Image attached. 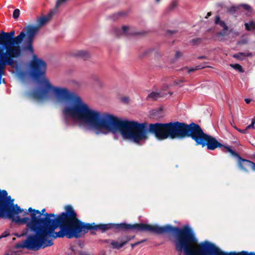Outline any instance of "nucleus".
<instances>
[{
  "label": "nucleus",
  "mask_w": 255,
  "mask_h": 255,
  "mask_svg": "<svg viewBox=\"0 0 255 255\" xmlns=\"http://www.w3.org/2000/svg\"><path fill=\"white\" fill-rule=\"evenodd\" d=\"M43 82L45 88L33 91L31 94L32 97L42 100L47 98L51 91L58 102H71V105L66 107L63 111L66 117L83 122L98 130L106 129L114 133L117 129H120L125 135L127 133L124 130L131 127L128 125L129 123L121 121L113 115L91 109L79 96L70 92L67 88L53 86L47 79H44Z\"/></svg>",
  "instance_id": "nucleus-2"
},
{
  "label": "nucleus",
  "mask_w": 255,
  "mask_h": 255,
  "mask_svg": "<svg viewBox=\"0 0 255 255\" xmlns=\"http://www.w3.org/2000/svg\"><path fill=\"white\" fill-rule=\"evenodd\" d=\"M45 209L41 211L38 210L28 208L30 213V218H20L16 215V224H29L43 228L53 231L58 228L60 231L55 233L54 239L66 237L68 239L80 238L88 232L89 230H100L104 233L114 229L117 231L128 230L143 232V223L134 224L122 223L120 224L108 223L96 225L95 223H85L77 218V214L71 205L65 207V212L55 215L54 213L45 212Z\"/></svg>",
  "instance_id": "nucleus-1"
},
{
  "label": "nucleus",
  "mask_w": 255,
  "mask_h": 255,
  "mask_svg": "<svg viewBox=\"0 0 255 255\" xmlns=\"http://www.w3.org/2000/svg\"><path fill=\"white\" fill-rule=\"evenodd\" d=\"M19 14H20V10L18 9H15L14 10V11L13 12L12 16L14 19H16L19 17Z\"/></svg>",
  "instance_id": "nucleus-25"
},
{
  "label": "nucleus",
  "mask_w": 255,
  "mask_h": 255,
  "mask_svg": "<svg viewBox=\"0 0 255 255\" xmlns=\"http://www.w3.org/2000/svg\"><path fill=\"white\" fill-rule=\"evenodd\" d=\"M177 5H178L177 1L175 0H173L171 2V3L170 4V5L169 6V7H168L167 10L168 11H170L174 9L177 6Z\"/></svg>",
  "instance_id": "nucleus-21"
},
{
  "label": "nucleus",
  "mask_w": 255,
  "mask_h": 255,
  "mask_svg": "<svg viewBox=\"0 0 255 255\" xmlns=\"http://www.w3.org/2000/svg\"><path fill=\"white\" fill-rule=\"evenodd\" d=\"M156 2H159L160 0H155Z\"/></svg>",
  "instance_id": "nucleus-48"
},
{
  "label": "nucleus",
  "mask_w": 255,
  "mask_h": 255,
  "mask_svg": "<svg viewBox=\"0 0 255 255\" xmlns=\"http://www.w3.org/2000/svg\"><path fill=\"white\" fill-rule=\"evenodd\" d=\"M211 15V12H208L207 16H206V18H207L208 16H210Z\"/></svg>",
  "instance_id": "nucleus-46"
},
{
  "label": "nucleus",
  "mask_w": 255,
  "mask_h": 255,
  "mask_svg": "<svg viewBox=\"0 0 255 255\" xmlns=\"http://www.w3.org/2000/svg\"><path fill=\"white\" fill-rule=\"evenodd\" d=\"M2 81H3V83H5V81H4V79H3Z\"/></svg>",
  "instance_id": "nucleus-49"
},
{
  "label": "nucleus",
  "mask_w": 255,
  "mask_h": 255,
  "mask_svg": "<svg viewBox=\"0 0 255 255\" xmlns=\"http://www.w3.org/2000/svg\"><path fill=\"white\" fill-rule=\"evenodd\" d=\"M239 55L241 56V57H252V53L251 52H239Z\"/></svg>",
  "instance_id": "nucleus-27"
},
{
  "label": "nucleus",
  "mask_w": 255,
  "mask_h": 255,
  "mask_svg": "<svg viewBox=\"0 0 255 255\" xmlns=\"http://www.w3.org/2000/svg\"><path fill=\"white\" fill-rule=\"evenodd\" d=\"M248 42V41L247 39H242V40L238 42L239 44H246Z\"/></svg>",
  "instance_id": "nucleus-35"
},
{
  "label": "nucleus",
  "mask_w": 255,
  "mask_h": 255,
  "mask_svg": "<svg viewBox=\"0 0 255 255\" xmlns=\"http://www.w3.org/2000/svg\"><path fill=\"white\" fill-rule=\"evenodd\" d=\"M215 23L222 27L225 31H227L229 29V27L225 21L221 20L219 15H217L215 17Z\"/></svg>",
  "instance_id": "nucleus-15"
},
{
  "label": "nucleus",
  "mask_w": 255,
  "mask_h": 255,
  "mask_svg": "<svg viewBox=\"0 0 255 255\" xmlns=\"http://www.w3.org/2000/svg\"><path fill=\"white\" fill-rule=\"evenodd\" d=\"M8 235H9V233L6 231L3 232L1 236H0V239L2 238H5L7 237Z\"/></svg>",
  "instance_id": "nucleus-34"
},
{
  "label": "nucleus",
  "mask_w": 255,
  "mask_h": 255,
  "mask_svg": "<svg viewBox=\"0 0 255 255\" xmlns=\"http://www.w3.org/2000/svg\"><path fill=\"white\" fill-rule=\"evenodd\" d=\"M121 101L122 102L127 104L128 103L129 99L128 97H124L121 98Z\"/></svg>",
  "instance_id": "nucleus-30"
},
{
  "label": "nucleus",
  "mask_w": 255,
  "mask_h": 255,
  "mask_svg": "<svg viewBox=\"0 0 255 255\" xmlns=\"http://www.w3.org/2000/svg\"><path fill=\"white\" fill-rule=\"evenodd\" d=\"M16 52V48L14 47L12 49H7L5 51L0 50V57L1 58L11 57L12 54L15 55Z\"/></svg>",
  "instance_id": "nucleus-13"
},
{
  "label": "nucleus",
  "mask_w": 255,
  "mask_h": 255,
  "mask_svg": "<svg viewBox=\"0 0 255 255\" xmlns=\"http://www.w3.org/2000/svg\"><path fill=\"white\" fill-rule=\"evenodd\" d=\"M80 255H90L89 253L85 252H81L80 253Z\"/></svg>",
  "instance_id": "nucleus-42"
},
{
  "label": "nucleus",
  "mask_w": 255,
  "mask_h": 255,
  "mask_svg": "<svg viewBox=\"0 0 255 255\" xmlns=\"http://www.w3.org/2000/svg\"><path fill=\"white\" fill-rule=\"evenodd\" d=\"M255 118H254L252 120V123L251 125H249L246 127L247 129L248 130L251 128H255Z\"/></svg>",
  "instance_id": "nucleus-28"
},
{
  "label": "nucleus",
  "mask_w": 255,
  "mask_h": 255,
  "mask_svg": "<svg viewBox=\"0 0 255 255\" xmlns=\"http://www.w3.org/2000/svg\"><path fill=\"white\" fill-rule=\"evenodd\" d=\"M176 32H177V31L175 30H168L166 32L167 34H170V35H172L173 34L176 33Z\"/></svg>",
  "instance_id": "nucleus-37"
},
{
  "label": "nucleus",
  "mask_w": 255,
  "mask_h": 255,
  "mask_svg": "<svg viewBox=\"0 0 255 255\" xmlns=\"http://www.w3.org/2000/svg\"><path fill=\"white\" fill-rule=\"evenodd\" d=\"M68 0H57L56 3V8H58L61 4L65 3Z\"/></svg>",
  "instance_id": "nucleus-26"
},
{
  "label": "nucleus",
  "mask_w": 255,
  "mask_h": 255,
  "mask_svg": "<svg viewBox=\"0 0 255 255\" xmlns=\"http://www.w3.org/2000/svg\"><path fill=\"white\" fill-rule=\"evenodd\" d=\"M198 59H207V57L206 56H199L198 57Z\"/></svg>",
  "instance_id": "nucleus-43"
},
{
  "label": "nucleus",
  "mask_w": 255,
  "mask_h": 255,
  "mask_svg": "<svg viewBox=\"0 0 255 255\" xmlns=\"http://www.w3.org/2000/svg\"><path fill=\"white\" fill-rule=\"evenodd\" d=\"M247 131H248V129H247V128H246L244 129H241V130H240V132L245 134V133H247Z\"/></svg>",
  "instance_id": "nucleus-40"
},
{
  "label": "nucleus",
  "mask_w": 255,
  "mask_h": 255,
  "mask_svg": "<svg viewBox=\"0 0 255 255\" xmlns=\"http://www.w3.org/2000/svg\"><path fill=\"white\" fill-rule=\"evenodd\" d=\"M193 140L196 146L201 145L202 147H207V149L214 150L217 148H221L224 152H229L228 149H232L230 146L225 145L218 141L217 139L205 133L201 127L198 125Z\"/></svg>",
  "instance_id": "nucleus-9"
},
{
  "label": "nucleus",
  "mask_w": 255,
  "mask_h": 255,
  "mask_svg": "<svg viewBox=\"0 0 255 255\" xmlns=\"http://www.w3.org/2000/svg\"><path fill=\"white\" fill-rule=\"evenodd\" d=\"M230 66L241 73H243L245 72L242 66L239 64H230Z\"/></svg>",
  "instance_id": "nucleus-19"
},
{
  "label": "nucleus",
  "mask_w": 255,
  "mask_h": 255,
  "mask_svg": "<svg viewBox=\"0 0 255 255\" xmlns=\"http://www.w3.org/2000/svg\"><path fill=\"white\" fill-rule=\"evenodd\" d=\"M15 31H11L10 32H1L0 34V45H2L7 49H12L14 47L16 48V52L15 55L12 54L11 57L13 61V65L16 67L18 66V62L15 60V58H17L21 55V50H23L19 45L22 42H23L26 37L27 36V28L25 27L20 34L16 37H14Z\"/></svg>",
  "instance_id": "nucleus-7"
},
{
  "label": "nucleus",
  "mask_w": 255,
  "mask_h": 255,
  "mask_svg": "<svg viewBox=\"0 0 255 255\" xmlns=\"http://www.w3.org/2000/svg\"><path fill=\"white\" fill-rule=\"evenodd\" d=\"M229 152L238 159L237 165L239 169L245 172H248L249 169L251 168L255 171V163L250 160L242 158L238 153L232 149H228Z\"/></svg>",
  "instance_id": "nucleus-10"
},
{
  "label": "nucleus",
  "mask_w": 255,
  "mask_h": 255,
  "mask_svg": "<svg viewBox=\"0 0 255 255\" xmlns=\"http://www.w3.org/2000/svg\"><path fill=\"white\" fill-rule=\"evenodd\" d=\"M134 236H126L124 237V240H123L124 242H126V244L131 241V240L134 238Z\"/></svg>",
  "instance_id": "nucleus-24"
},
{
  "label": "nucleus",
  "mask_w": 255,
  "mask_h": 255,
  "mask_svg": "<svg viewBox=\"0 0 255 255\" xmlns=\"http://www.w3.org/2000/svg\"><path fill=\"white\" fill-rule=\"evenodd\" d=\"M246 29L248 31L255 30V22L251 21L248 23L245 24Z\"/></svg>",
  "instance_id": "nucleus-18"
},
{
  "label": "nucleus",
  "mask_w": 255,
  "mask_h": 255,
  "mask_svg": "<svg viewBox=\"0 0 255 255\" xmlns=\"http://www.w3.org/2000/svg\"><path fill=\"white\" fill-rule=\"evenodd\" d=\"M4 255H18V254L15 251H9L5 254Z\"/></svg>",
  "instance_id": "nucleus-33"
},
{
  "label": "nucleus",
  "mask_w": 255,
  "mask_h": 255,
  "mask_svg": "<svg viewBox=\"0 0 255 255\" xmlns=\"http://www.w3.org/2000/svg\"><path fill=\"white\" fill-rule=\"evenodd\" d=\"M160 97L161 95L159 93L152 92L148 95V96L146 97V100H148L149 99H152L153 100H157L158 98H160Z\"/></svg>",
  "instance_id": "nucleus-17"
},
{
  "label": "nucleus",
  "mask_w": 255,
  "mask_h": 255,
  "mask_svg": "<svg viewBox=\"0 0 255 255\" xmlns=\"http://www.w3.org/2000/svg\"><path fill=\"white\" fill-rule=\"evenodd\" d=\"M23 210H24L23 209ZM23 213V216H26L28 214V213H30L29 212H28V209L27 210H25V211H23V212H21L20 213Z\"/></svg>",
  "instance_id": "nucleus-39"
},
{
  "label": "nucleus",
  "mask_w": 255,
  "mask_h": 255,
  "mask_svg": "<svg viewBox=\"0 0 255 255\" xmlns=\"http://www.w3.org/2000/svg\"><path fill=\"white\" fill-rule=\"evenodd\" d=\"M145 241V240H143L140 241L136 242L135 243L131 244V247L132 249H133L135 247L138 246V245L142 243H143Z\"/></svg>",
  "instance_id": "nucleus-29"
},
{
  "label": "nucleus",
  "mask_w": 255,
  "mask_h": 255,
  "mask_svg": "<svg viewBox=\"0 0 255 255\" xmlns=\"http://www.w3.org/2000/svg\"><path fill=\"white\" fill-rule=\"evenodd\" d=\"M35 234L28 235L25 240L15 245V249H26L30 251H37L40 249L50 247L53 245L52 238H54L57 232L29 224H25Z\"/></svg>",
  "instance_id": "nucleus-6"
},
{
  "label": "nucleus",
  "mask_w": 255,
  "mask_h": 255,
  "mask_svg": "<svg viewBox=\"0 0 255 255\" xmlns=\"http://www.w3.org/2000/svg\"><path fill=\"white\" fill-rule=\"evenodd\" d=\"M202 40L201 38H197L192 39L190 42L192 45H198L201 43Z\"/></svg>",
  "instance_id": "nucleus-20"
},
{
  "label": "nucleus",
  "mask_w": 255,
  "mask_h": 255,
  "mask_svg": "<svg viewBox=\"0 0 255 255\" xmlns=\"http://www.w3.org/2000/svg\"><path fill=\"white\" fill-rule=\"evenodd\" d=\"M50 11L46 15L38 18L36 21L37 25H28L26 26L27 36L23 41L22 45L23 51H27L32 54V59L30 62L29 66L31 70L30 75L31 77L36 80L45 76L47 69V64L42 59L38 58L34 53L33 43L34 37L39 30L40 27L47 22L55 13L56 9Z\"/></svg>",
  "instance_id": "nucleus-5"
},
{
  "label": "nucleus",
  "mask_w": 255,
  "mask_h": 255,
  "mask_svg": "<svg viewBox=\"0 0 255 255\" xmlns=\"http://www.w3.org/2000/svg\"><path fill=\"white\" fill-rule=\"evenodd\" d=\"M182 56V54L180 52L177 51L175 54V58L176 59H178L179 57H180Z\"/></svg>",
  "instance_id": "nucleus-38"
},
{
  "label": "nucleus",
  "mask_w": 255,
  "mask_h": 255,
  "mask_svg": "<svg viewBox=\"0 0 255 255\" xmlns=\"http://www.w3.org/2000/svg\"><path fill=\"white\" fill-rule=\"evenodd\" d=\"M233 57L236 59H239V60H243V58H242L241 56L239 55V53H238L236 54H234Z\"/></svg>",
  "instance_id": "nucleus-36"
},
{
  "label": "nucleus",
  "mask_w": 255,
  "mask_h": 255,
  "mask_svg": "<svg viewBox=\"0 0 255 255\" xmlns=\"http://www.w3.org/2000/svg\"><path fill=\"white\" fill-rule=\"evenodd\" d=\"M117 15H118L119 16L126 15V13L124 12H119L117 13Z\"/></svg>",
  "instance_id": "nucleus-44"
},
{
  "label": "nucleus",
  "mask_w": 255,
  "mask_h": 255,
  "mask_svg": "<svg viewBox=\"0 0 255 255\" xmlns=\"http://www.w3.org/2000/svg\"><path fill=\"white\" fill-rule=\"evenodd\" d=\"M238 8L239 7L238 6H233L230 7H229L227 9V11L229 13L233 14L238 10Z\"/></svg>",
  "instance_id": "nucleus-22"
},
{
  "label": "nucleus",
  "mask_w": 255,
  "mask_h": 255,
  "mask_svg": "<svg viewBox=\"0 0 255 255\" xmlns=\"http://www.w3.org/2000/svg\"><path fill=\"white\" fill-rule=\"evenodd\" d=\"M129 123L131 126L124 129V134L120 129H117L115 132L119 131L125 139H130L135 143H139L142 140L148 138L147 133L149 132L159 140L170 139H183L190 137L192 140L197 128L198 124L191 123L187 124L178 121L168 123L149 124L147 128L146 123H139L135 121H123Z\"/></svg>",
  "instance_id": "nucleus-3"
},
{
  "label": "nucleus",
  "mask_w": 255,
  "mask_h": 255,
  "mask_svg": "<svg viewBox=\"0 0 255 255\" xmlns=\"http://www.w3.org/2000/svg\"><path fill=\"white\" fill-rule=\"evenodd\" d=\"M245 101L247 104H249L251 102L252 100L250 99H246Z\"/></svg>",
  "instance_id": "nucleus-45"
},
{
  "label": "nucleus",
  "mask_w": 255,
  "mask_h": 255,
  "mask_svg": "<svg viewBox=\"0 0 255 255\" xmlns=\"http://www.w3.org/2000/svg\"><path fill=\"white\" fill-rule=\"evenodd\" d=\"M126 245V242H124L123 241L121 243H119L115 241L111 242V245L114 249H120L125 245Z\"/></svg>",
  "instance_id": "nucleus-16"
},
{
  "label": "nucleus",
  "mask_w": 255,
  "mask_h": 255,
  "mask_svg": "<svg viewBox=\"0 0 255 255\" xmlns=\"http://www.w3.org/2000/svg\"><path fill=\"white\" fill-rule=\"evenodd\" d=\"M184 82L183 80H178L177 81H175V83L176 85H179L180 84V83H183Z\"/></svg>",
  "instance_id": "nucleus-41"
},
{
  "label": "nucleus",
  "mask_w": 255,
  "mask_h": 255,
  "mask_svg": "<svg viewBox=\"0 0 255 255\" xmlns=\"http://www.w3.org/2000/svg\"><path fill=\"white\" fill-rule=\"evenodd\" d=\"M242 7H243L245 9L247 10H251V7L247 4H243L241 5Z\"/></svg>",
  "instance_id": "nucleus-31"
},
{
  "label": "nucleus",
  "mask_w": 255,
  "mask_h": 255,
  "mask_svg": "<svg viewBox=\"0 0 255 255\" xmlns=\"http://www.w3.org/2000/svg\"><path fill=\"white\" fill-rule=\"evenodd\" d=\"M206 66H202L201 65L197 66L195 68H192L188 69V73H190L191 72H194L196 70L201 69L206 67Z\"/></svg>",
  "instance_id": "nucleus-23"
},
{
  "label": "nucleus",
  "mask_w": 255,
  "mask_h": 255,
  "mask_svg": "<svg viewBox=\"0 0 255 255\" xmlns=\"http://www.w3.org/2000/svg\"><path fill=\"white\" fill-rule=\"evenodd\" d=\"M113 30L115 34L118 37H120L123 35L129 36L138 34V33L135 32L132 28L127 26H123L122 29L115 27Z\"/></svg>",
  "instance_id": "nucleus-11"
},
{
  "label": "nucleus",
  "mask_w": 255,
  "mask_h": 255,
  "mask_svg": "<svg viewBox=\"0 0 255 255\" xmlns=\"http://www.w3.org/2000/svg\"><path fill=\"white\" fill-rule=\"evenodd\" d=\"M7 65L12 68L16 67L13 65V61L11 57L1 58L0 57V84L1 83L2 77L4 73L5 68Z\"/></svg>",
  "instance_id": "nucleus-12"
},
{
  "label": "nucleus",
  "mask_w": 255,
  "mask_h": 255,
  "mask_svg": "<svg viewBox=\"0 0 255 255\" xmlns=\"http://www.w3.org/2000/svg\"><path fill=\"white\" fill-rule=\"evenodd\" d=\"M171 234L176 235L175 250L185 255H255V252L247 251L225 252L208 241L198 244L193 230L187 225L181 228L171 226Z\"/></svg>",
  "instance_id": "nucleus-4"
},
{
  "label": "nucleus",
  "mask_w": 255,
  "mask_h": 255,
  "mask_svg": "<svg viewBox=\"0 0 255 255\" xmlns=\"http://www.w3.org/2000/svg\"><path fill=\"white\" fill-rule=\"evenodd\" d=\"M235 128H236L238 131H239V132H240V130H241V129L237 128L236 127H235Z\"/></svg>",
  "instance_id": "nucleus-47"
},
{
  "label": "nucleus",
  "mask_w": 255,
  "mask_h": 255,
  "mask_svg": "<svg viewBox=\"0 0 255 255\" xmlns=\"http://www.w3.org/2000/svg\"><path fill=\"white\" fill-rule=\"evenodd\" d=\"M226 31L224 30L223 31H220V32H219L217 33V37H223V36H224L225 35H226Z\"/></svg>",
  "instance_id": "nucleus-32"
},
{
  "label": "nucleus",
  "mask_w": 255,
  "mask_h": 255,
  "mask_svg": "<svg viewBox=\"0 0 255 255\" xmlns=\"http://www.w3.org/2000/svg\"><path fill=\"white\" fill-rule=\"evenodd\" d=\"M74 55L84 60H88L90 57V54L88 51L84 50L76 51L74 53Z\"/></svg>",
  "instance_id": "nucleus-14"
},
{
  "label": "nucleus",
  "mask_w": 255,
  "mask_h": 255,
  "mask_svg": "<svg viewBox=\"0 0 255 255\" xmlns=\"http://www.w3.org/2000/svg\"><path fill=\"white\" fill-rule=\"evenodd\" d=\"M23 211L17 204H14V199L8 196L6 190L0 189V219H8L16 224V215Z\"/></svg>",
  "instance_id": "nucleus-8"
},
{
  "label": "nucleus",
  "mask_w": 255,
  "mask_h": 255,
  "mask_svg": "<svg viewBox=\"0 0 255 255\" xmlns=\"http://www.w3.org/2000/svg\"><path fill=\"white\" fill-rule=\"evenodd\" d=\"M169 94H170V95H171L172 94V92H170Z\"/></svg>",
  "instance_id": "nucleus-50"
}]
</instances>
